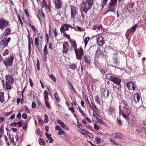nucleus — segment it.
Wrapping results in <instances>:
<instances>
[{
  "label": "nucleus",
  "instance_id": "nucleus-59",
  "mask_svg": "<svg viewBox=\"0 0 146 146\" xmlns=\"http://www.w3.org/2000/svg\"><path fill=\"white\" fill-rule=\"evenodd\" d=\"M55 129L56 130L59 131L62 130V128L58 125H57L55 127Z\"/></svg>",
  "mask_w": 146,
  "mask_h": 146
},
{
  "label": "nucleus",
  "instance_id": "nucleus-16",
  "mask_svg": "<svg viewBox=\"0 0 146 146\" xmlns=\"http://www.w3.org/2000/svg\"><path fill=\"white\" fill-rule=\"evenodd\" d=\"M67 24L63 23L60 28V32L62 33L65 32V31L67 30H69V29L67 27Z\"/></svg>",
  "mask_w": 146,
  "mask_h": 146
},
{
  "label": "nucleus",
  "instance_id": "nucleus-48",
  "mask_svg": "<svg viewBox=\"0 0 146 146\" xmlns=\"http://www.w3.org/2000/svg\"><path fill=\"white\" fill-rule=\"evenodd\" d=\"M86 2L92 5L94 3V0H86Z\"/></svg>",
  "mask_w": 146,
  "mask_h": 146
},
{
  "label": "nucleus",
  "instance_id": "nucleus-28",
  "mask_svg": "<svg viewBox=\"0 0 146 146\" xmlns=\"http://www.w3.org/2000/svg\"><path fill=\"white\" fill-rule=\"evenodd\" d=\"M102 139L99 137H97L95 138V142L97 144H100L101 142Z\"/></svg>",
  "mask_w": 146,
  "mask_h": 146
},
{
  "label": "nucleus",
  "instance_id": "nucleus-41",
  "mask_svg": "<svg viewBox=\"0 0 146 146\" xmlns=\"http://www.w3.org/2000/svg\"><path fill=\"white\" fill-rule=\"evenodd\" d=\"M78 108L79 109V110L80 113L81 114V115H82L84 117H85V113L83 112V111L82 110V109L79 106H78Z\"/></svg>",
  "mask_w": 146,
  "mask_h": 146
},
{
  "label": "nucleus",
  "instance_id": "nucleus-6",
  "mask_svg": "<svg viewBox=\"0 0 146 146\" xmlns=\"http://www.w3.org/2000/svg\"><path fill=\"white\" fill-rule=\"evenodd\" d=\"M71 9V15L72 18H74L78 14V8L74 6L70 5Z\"/></svg>",
  "mask_w": 146,
  "mask_h": 146
},
{
  "label": "nucleus",
  "instance_id": "nucleus-36",
  "mask_svg": "<svg viewBox=\"0 0 146 146\" xmlns=\"http://www.w3.org/2000/svg\"><path fill=\"white\" fill-rule=\"evenodd\" d=\"M49 77L54 82H56V78L53 74H50L49 75Z\"/></svg>",
  "mask_w": 146,
  "mask_h": 146
},
{
  "label": "nucleus",
  "instance_id": "nucleus-7",
  "mask_svg": "<svg viewBox=\"0 0 146 146\" xmlns=\"http://www.w3.org/2000/svg\"><path fill=\"white\" fill-rule=\"evenodd\" d=\"M11 38L9 37L8 38L7 37L3 39L1 42L0 43L4 47H7L8 46L9 43L10 41Z\"/></svg>",
  "mask_w": 146,
  "mask_h": 146
},
{
  "label": "nucleus",
  "instance_id": "nucleus-64",
  "mask_svg": "<svg viewBox=\"0 0 146 146\" xmlns=\"http://www.w3.org/2000/svg\"><path fill=\"white\" fill-rule=\"evenodd\" d=\"M28 23L29 25L31 27V26L33 25V23L31 21H30L29 19L28 21Z\"/></svg>",
  "mask_w": 146,
  "mask_h": 146
},
{
  "label": "nucleus",
  "instance_id": "nucleus-29",
  "mask_svg": "<svg viewBox=\"0 0 146 146\" xmlns=\"http://www.w3.org/2000/svg\"><path fill=\"white\" fill-rule=\"evenodd\" d=\"M31 39H28V48H29V54H30L31 53Z\"/></svg>",
  "mask_w": 146,
  "mask_h": 146
},
{
  "label": "nucleus",
  "instance_id": "nucleus-34",
  "mask_svg": "<svg viewBox=\"0 0 146 146\" xmlns=\"http://www.w3.org/2000/svg\"><path fill=\"white\" fill-rule=\"evenodd\" d=\"M39 40L38 39L36 38H35V45L37 47V48L38 49H39V48H38V46L39 45Z\"/></svg>",
  "mask_w": 146,
  "mask_h": 146
},
{
  "label": "nucleus",
  "instance_id": "nucleus-4",
  "mask_svg": "<svg viewBox=\"0 0 146 146\" xmlns=\"http://www.w3.org/2000/svg\"><path fill=\"white\" fill-rule=\"evenodd\" d=\"M9 25V21L3 17L0 18V29L3 31L5 27H7Z\"/></svg>",
  "mask_w": 146,
  "mask_h": 146
},
{
  "label": "nucleus",
  "instance_id": "nucleus-63",
  "mask_svg": "<svg viewBox=\"0 0 146 146\" xmlns=\"http://www.w3.org/2000/svg\"><path fill=\"white\" fill-rule=\"evenodd\" d=\"M45 103L46 107L48 108H50V106L49 103L47 102H45Z\"/></svg>",
  "mask_w": 146,
  "mask_h": 146
},
{
  "label": "nucleus",
  "instance_id": "nucleus-10",
  "mask_svg": "<svg viewBox=\"0 0 146 146\" xmlns=\"http://www.w3.org/2000/svg\"><path fill=\"white\" fill-rule=\"evenodd\" d=\"M126 86L128 90H131L132 88V90H134L136 88L135 85L131 81L128 82L126 84Z\"/></svg>",
  "mask_w": 146,
  "mask_h": 146
},
{
  "label": "nucleus",
  "instance_id": "nucleus-31",
  "mask_svg": "<svg viewBox=\"0 0 146 146\" xmlns=\"http://www.w3.org/2000/svg\"><path fill=\"white\" fill-rule=\"evenodd\" d=\"M54 97L56 99L57 101L60 102V99L58 95L57 92H56L54 93Z\"/></svg>",
  "mask_w": 146,
  "mask_h": 146
},
{
  "label": "nucleus",
  "instance_id": "nucleus-3",
  "mask_svg": "<svg viewBox=\"0 0 146 146\" xmlns=\"http://www.w3.org/2000/svg\"><path fill=\"white\" fill-rule=\"evenodd\" d=\"M14 59V56L13 55H10L9 57L6 58L3 60V62L5 66L6 69L13 65Z\"/></svg>",
  "mask_w": 146,
  "mask_h": 146
},
{
  "label": "nucleus",
  "instance_id": "nucleus-24",
  "mask_svg": "<svg viewBox=\"0 0 146 146\" xmlns=\"http://www.w3.org/2000/svg\"><path fill=\"white\" fill-rule=\"evenodd\" d=\"M69 68L72 70H74L77 69V66L75 64H73L69 65Z\"/></svg>",
  "mask_w": 146,
  "mask_h": 146
},
{
  "label": "nucleus",
  "instance_id": "nucleus-47",
  "mask_svg": "<svg viewBox=\"0 0 146 146\" xmlns=\"http://www.w3.org/2000/svg\"><path fill=\"white\" fill-rule=\"evenodd\" d=\"M101 71L103 75L107 73V70L104 69H101Z\"/></svg>",
  "mask_w": 146,
  "mask_h": 146
},
{
  "label": "nucleus",
  "instance_id": "nucleus-61",
  "mask_svg": "<svg viewBox=\"0 0 146 146\" xmlns=\"http://www.w3.org/2000/svg\"><path fill=\"white\" fill-rule=\"evenodd\" d=\"M36 104L35 102H32V107L33 108H35L36 107Z\"/></svg>",
  "mask_w": 146,
  "mask_h": 146
},
{
  "label": "nucleus",
  "instance_id": "nucleus-32",
  "mask_svg": "<svg viewBox=\"0 0 146 146\" xmlns=\"http://www.w3.org/2000/svg\"><path fill=\"white\" fill-rule=\"evenodd\" d=\"M81 131H80V133L82 135H85L87 134L88 133L90 134L87 131L84 129H81Z\"/></svg>",
  "mask_w": 146,
  "mask_h": 146
},
{
  "label": "nucleus",
  "instance_id": "nucleus-25",
  "mask_svg": "<svg viewBox=\"0 0 146 146\" xmlns=\"http://www.w3.org/2000/svg\"><path fill=\"white\" fill-rule=\"evenodd\" d=\"M82 94L83 97L84 98L85 100L88 103H89V101L88 99L87 95L85 94L83 91H82Z\"/></svg>",
  "mask_w": 146,
  "mask_h": 146
},
{
  "label": "nucleus",
  "instance_id": "nucleus-19",
  "mask_svg": "<svg viewBox=\"0 0 146 146\" xmlns=\"http://www.w3.org/2000/svg\"><path fill=\"white\" fill-rule=\"evenodd\" d=\"M90 58V57L89 56H86L84 57V60L85 62L88 65H89L91 63V61Z\"/></svg>",
  "mask_w": 146,
  "mask_h": 146
},
{
  "label": "nucleus",
  "instance_id": "nucleus-8",
  "mask_svg": "<svg viewBox=\"0 0 146 146\" xmlns=\"http://www.w3.org/2000/svg\"><path fill=\"white\" fill-rule=\"evenodd\" d=\"M69 50H70V46L68 43L66 42H64L63 45V53H67Z\"/></svg>",
  "mask_w": 146,
  "mask_h": 146
},
{
  "label": "nucleus",
  "instance_id": "nucleus-46",
  "mask_svg": "<svg viewBox=\"0 0 146 146\" xmlns=\"http://www.w3.org/2000/svg\"><path fill=\"white\" fill-rule=\"evenodd\" d=\"M17 125L20 127H21L22 125L23 124V122L22 121L17 122Z\"/></svg>",
  "mask_w": 146,
  "mask_h": 146
},
{
  "label": "nucleus",
  "instance_id": "nucleus-1",
  "mask_svg": "<svg viewBox=\"0 0 146 146\" xmlns=\"http://www.w3.org/2000/svg\"><path fill=\"white\" fill-rule=\"evenodd\" d=\"M69 42L71 45L70 51H72L74 50L76 56V58L78 60L81 59L84 54L82 48L80 47L79 49H78L76 42L74 40H70Z\"/></svg>",
  "mask_w": 146,
  "mask_h": 146
},
{
  "label": "nucleus",
  "instance_id": "nucleus-17",
  "mask_svg": "<svg viewBox=\"0 0 146 146\" xmlns=\"http://www.w3.org/2000/svg\"><path fill=\"white\" fill-rule=\"evenodd\" d=\"M140 98V95L138 92H137L134 94L133 99L134 102H138Z\"/></svg>",
  "mask_w": 146,
  "mask_h": 146
},
{
  "label": "nucleus",
  "instance_id": "nucleus-35",
  "mask_svg": "<svg viewBox=\"0 0 146 146\" xmlns=\"http://www.w3.org/2000/svg\"><path fill=\"white\" fill-rule=\"evenodd\" d=\"M36 38H38V39H39V38L40 42H42L43 40L42 34H40V33H39L37 37H36Z\"/></svg>",
  "mask_w": 146,
  "mask_h": 146
},
{
  "label": "nucleus",
  "instance_id": "nucleus-9",
  "mask_svg": "<svg viewBox=\"0 0 146 146\" xmlns=\"http://www.w3.org/2000/svg\"><path fill=\"white\" fill-rule=\"evenodd\" d=\"M53 3L55 9H60L62 8L63 2L60 0H54Z\"/></svg>",
  "mask_w": 146,
  "mask_h": 146
},
{
  "label": "nucleus",
  "instance_id": "nucleus-50",
  "mask_svg": "<svg viewBox=\"0 0 146 146\" xmlns=\"http://www.w3.org/2000/svg\"><path fill=\"white\" fill-rule=\"evenodd\" d=\"M113 62L115 64L118 63V58L117 57H115L113 58Z\"/></svg>",
  "mask_w": 146,
  "mask_h": 146
},
{
  "label": "nucleus",
  "instance_id": "nucleus-56",
  "mask_svg": "<svg viewBox=\"0 0 146 146\" xmlns=\"http://www.w3.org/2000/svg\"><path fill=\"white\" fill-rule=\"evenodd\" d=\"M68 110H70L71 112L72 113H73L75 112L74 110L72 107H70L69 108Z\"/></svg>",
  "mask_w": 146,
  "mask_h": 146
},
{
  "label": "nucleus",
  "instance_id": "nucleus-49",
  "mask_svg": "<svg viewBox=\"0 0 146 146\" xmlns=\"http://www.w3.org/2000/svg\"><path fill=\"white\" fill-rule=\"evenodd\" d=\"M94 128L96 130H98L100 129L99 126L95 124H94Z\"/></svg>",
  "mask_w": 146,
  "mask_h": 146
},
{
  "label": "nucleus",
  "instance_id": "nucleus-13",
  "mask_svg": "<svg viewBox=\"0 0 146 146\" xmlns=\"http://www.w3.org/2000/svg\"><path fill=\"white\" fill-rule=\"evenodd\" d=\"M111 136L112 138L114 139L117 138L121 139L123 137V135L122 134L117 133H114L112 134L111 135Z\"/></svg>",
  "mask_w": 146,
  "mask_h": 146
},
{
  "label": "nucleus",
  "instance_id": "nucleus-43",
  "mask_svg": "<svg viewBox=\"0 0 146 146\" xmlns=\"http://www.w3.org/2000/svg\"><path fill=\"white\" fill-rule=\"evenodd\" d=\"M96 120L99 123L102 124H105L106 123H104V121L102 119H100L98 118H96Z\"/></svg>",
  "mask_w": 146,
  "mask_h": 146
},
{
  "label": "nucleus",
  "instance_id": "nucleus-30",
  "mask_svg": "<svg viewBox=\"0 0 146 146\" xmlns=\"http://www.w3.org/2000/svg\"><path fill=\"white\" fill-rule=\"evenodd\" d=\"M47 45H46L44 46V47L43 50V52H44V55L46 56V55L48 53V51L47 50Z\"/></svg>",
  "mask_w": 146,
  "mask_h": 146
},
{
  "label": "nucleus",
  "instance_id": "nucleus-52",
  "mask_svg": "<svg viewBox=\"0 0 146 146\" xmlns=\"http://www.w3.org/2000/svg\"><path fill=\"white\" fill-rule=\"evenodd\" d=\"M110 141L111 142L112 145H118V144L116 143L115 141H113V140L111 139H110Z\"/></svg>",
  "mask_w": 146,
  "mask_h": 146
},
{
  "label": "nucleus",
  "instance_id": "nucleus-57",
  "mask_svg": "<svg viewBox=\"0 0 146 146\" xmlns=\"http://www.w3.org/2000/svg\"><path fill=\"white\" fill-rule=\"evenodd\" d=\"M17 17H18V20L20 22V23H21V25H23V23L22 22V20H21V19L20 16H19V15H17Z\"/></svg>",
  "mask_w": 146,
  "mask_h": 146
},
{
  "label": "nucleus",
  "instance_id": "nucleus-27",
  "mask_svg": "<svg viewBox=\"0 0 146 146\" xmlns=\"http://www.w3.org/2000/svg\"><path fill=\"white\" fill-rule=\"evenodd\" d=\"M67 82L70 88L72 90V91L74 92V93L75 94H77V93L76 92L75 88L74 87L73 85L72 84H71L69 82L67 81Z\"/></svg>",
  "mask_w": 146,
  "mask_h": 146
},
{
  "label": "nucleus",
  "instance_id": "nucleus-2",
  "mask_svg": "<svg viewBox=\"0 0 146 146\" xmlns=\"http://www.w3.org/2000/svg\"><path fill=\"white\" fill-rule=\"evenodd\" d=\"M108 75L109 76V77L107 79L108 80L112 82L113 83L117 85H121L120 83L121 82V80L120 79L113 76L111 74H107L106 76V78H108Z\"/></svg>",
  "mask_w": 146,
  "mask_h": 146
},
{
  "label": "nucleus",
  "instance_id": "nucleus-21",
  "mask_svg": "<svg viewBox=\"0 0 146 146\" xmlns=\"http://www.w3.org/2000/svg\"><path fill=\"white\" fill-rule=\"evenodd\" d=\"M137 27V25L136 24L134 26L132 27L130 29L128 30L127 32L129 33H133L135 31Z\"/></svg>",
  "mask_w": 146,
  "mask_h": 146
},
{
  "label": "nucleus",
  "instance_id": "nucleus-12",
  "mask_svg": "<svg viewBox=\"0 0 146 146\" xmlns=\"http://www.w3.org/2000/svg\"><path fill=\"white\" fill-rule=\"evenodd\" d=\"M6 81L8 82L11 84H13L15 82V79L12 76L7 75L5 76Z\"/></svg>",
  "mask_w": 146,
  "mask_h": 146
},
{
  "label": "nucleus",
  "instance_id": "nucleus-23",
  "mask_svg": "<svg viewBox=\"0 0 146 146\" xmlns=\"http://www.w3.org/2000/svg\"><path fill=\"white\" fill-rule=\"evenodd\" d=\"M8 82L5 81V84L4 86H5V88L6 90H10L12 88V86Z\"/></svg>",
  "mask_w": 146,
  "mask_h": 146
},
{
  "label": "nucleus",
  "instance_id": "nucleus-58",
  "mask_svg": "<svg viewBox=\"0 0 146 146\" xmlns=\"http://www.w3.org/2000/svg\"><path fill=\"white\" fill-rule=\"evenodd\" d=\"M29 81L30 82V86L31 87H33V81L32 80L31 78H30L29 79Z\"/></svg>",
  "mask_w": 146,
  "mask_h": 146
},
{
  "label": "nucleus",
  "instance_id": "nucleus-38",
  "mask_svg": "<svg viewBox=\"0 0 146 146\" xmlns=\"http://www.w3.org/2000/svg\"><path fill=\"white\" fill-rule=\"evenodd\" d=\"M97 54L100 55H103L104 52L103 50H102L99 48H98L96 51Z\"/></svg>",
  "mask_w": 146,
  "mask_h": 146
},
{
  "label": "nucleus",
  "instance_id": "nucleus-40",
  "mask_svg": "<svg viewBox=\"0 0 146 146\" xmlns=\"http://www.w3.org/2000/svg\"><path fill=\"white\" fill-rule=\"evenodd\" d=\"M115 109L113 107H110L108 110V111L111 113L115 111Z\"/></svg>",
  "mask_w": 146,
  "mask_h": 146
},
{
  "label": "nucleus",
  "instance_id": "nucleus-62",
  "mask_svg": "<svg viewBox=\"0 0 146 146\" xmlns=\"http://www.w3.org/2000/svg\"><path fill=\"white\" fill-rule=\"evenodd\" d=\"M17 125V123L16 122H13L11 123L10 124V125L11 126H16Z\"/></svg>",
  "mask_w": 146,
  "mask_h": 146
},
{
  "label": "nucleus",
  "instance_id": "nucleus-54",
  "mask_svg": "<svg viewBox=\"0 0 146 146\" xmlns=\"http://www.w3.org/2000/svg\"><path fill=\"white\" fill-rule=\"evenodd\" d=\"M27 127V123H25V124L23 125L22 127V128L23 129L25 130L26 129Z\"/></svg>",
  "mask_w": 146,
  "mask_h": 146
},
{
  "label": "nucleus",
  "instance_id": "nucleus-60",
  "mask_svg": "<svg viewBox=\"0 0 146 146\" xmlns=\"http://www.w3.org/2000/svg\"><path fill=\"white\" fill-rule=\"evenodd\" d=\"M22 117L23 118L26 119L27 118V115L25 113H23L22 115Z\"/></svg>",
  "mask_w": 146,
  "mask_h": 146
},
{
  "label": "nucleus",
  "instance_id": "nucleus-53",
  "mask_svg": "<svg viewBox=\"0 0 146 146\" xmlns=\"http://www.w3.org/2000/svg\"><path fill=\"white\" fill-rule=\"evenodd\" d=\"M64 36L68 39H69L70 38V35H68L65 32L62 33Z\"/></svg>",
  "mask_w": 146,
  "mask_h": 146
},
{
  "label": "nucleus",
  "instance_id": "nucleus-39",
  "mask_svg": "<svg viewBox=\"0 0 146 146\" xmlns=\"http://www.w3.org/2000/svg\"><path fill=\"white\" fill-rule=\"evenodd\" d=\"M9 54V50L8 49H6L4 51L3 53L2 54L4 56L7 55Z\"/></svg>",
  "mask_w": 146,
  "mask_h": 146
},
{
  "label": "nucleus",
  "instance_id": "nucleus-20",
  "mask_svg": "<svg viewBox=\"0 0 146 146\" xmlns=\"http://www.w3.org/2000/svg\"><path fill=\"white\" fill-rule=\"evenodd\" d=\"M0 101L1 102L3 103L5 101L4 93L3 92H0Z\"/></svg>",
  "mask_w": 146,
  "mask_h": 146
},
{
  "label": "nucleus",
  "instance_id": "nucleus-11",
  "mask_svg": "<svg viewBox=\"0 0 146 146\" xmlns=\"http://www.w3.org/2000/svg\"><path fill=\"white\" fill-rule=\"evenodd\" d=\"M105 43L104 38L102 36H99L97 38V44L99 46H102Z\"/></svg>",
  "mask_w": 146,
  "mask_h": 146
},
{
  "label": "nucleus",
  "instance_id": "nucleus-22",
  "mask_svg": "<svg viewBox=\"0 0 146 146\" xmlns=\"http://www.w3.org/2000/svg\"><path fill=\"white\" fill-rule=\"evenodd\" d=\"M121 114L123 117L125 118L127 121H129V114L123 112H122Z\"/></svg>",
  "mask_w": 146,
  "mask_h": 146
},
{
  "label": "nucleus",
  "instance_id": "nucleus-55",
  "mask_svg": "<svg viewBox=\"0 0 146 146\" xmlns=\"http://www.w3.org/2000/svg\"><path fill=\"white\" fill-rule=\"evenodd\" d=\"M39 124V125H42L44 123L42 119H40L38 120Z\"/></svg>",
  "mask_w": 146,
  "mask_h": 146
},
{
  "label": "nucleus",
  "instance_id": "nucleus-51",
  "mask_svg": "<svg viewBox=\"0 0 146 146\" xmlns=\"http://www.w3.org/2000/svg\"><path fill=\"white\" fill-rule=\"evenodd\" d=\"M65 132L64 130H63L62 129V130H59V131L58 133V135H61L62 134H63Z\"/></svg>",
  "mask_w": 146,
  "mask_h": 146
},
{
  "label": "nucleus",
  "instance_id": "nucleus-37",
  "mask_svg": "<svg viewBox=\"0 0 146 146\" xmlns=\"http://www.w3.org/2000/svg\"><path fill=\"white\" fill-rule=\"evenodd\" d=\"M39 142V144L40 145H45L46 143L44 141L43 139H39L38 140Z\"/></svg>",
  "mask_w": 146,
  "mask_h": 146
},
{
  "label": "nucleus",
  "instance_id": "nucleus-18",
  "mask_svg": "<svg viewBox=\"0 0 146 146\" xmlns=\"http://www.w3.org/2000/svg\"><path fill=\"white\" fill-rule=\"evenodd\" d=\"M11 27L9 28H7L5 29L4 31V36H8V35L13 34V33H11Z\"/></svg>",
  "mask_w": 146,
  "mask_h": 146
},
{
  "label": "nucleus",
  "instance_id": "nucleus-5",
  "mask_svg": "<svg viewBox=\"0 0 146 146\" xmlns=\"http://www.w3.org/2000/svg\"><path fill=\"white\" fill-rule=\"evenodd\" d=\"M92 5L89 4L86 2V0L85 1H83L82 3V6L83 11L85 13H87L88 10L90 9Z\"/></svg>",
  "mask_w": 146,
  "mask_h": 146
},
{
  "label": "nucleus",
  "instance_id": "nucleus-42",
  "mask_svg": "<svg viewBox=\"0 0 146 146\" xmlns=\"http://www.w3.org/2000/svg\"><path fill=\"white\" fill-rule=\"evenodd\" d=\"M44 122L45 123H47L48 121V117L46 114H44Z\"/></svg>",
  "mask_w": 146,
  "mask_h": 146
},
{
  "label": "nucleus",
  "instance_id": "nucleus-14",
  "mask_svg": "<svg viewBox=\"0 0 146 146\" xmlns=\"http://www.w3.org/2000/svg\"><path fill=\"white\" fill-rule=\"evenodd\" d=\"M102 94L105 98H108L110 94V92L107 89H102Z\"/></svg>",
  "mask_w": 146,
  "mask_h": 146
},
{
  "label": "nucleus",
  "instance_id": "nucleus-15",
  "mask_svg": "<svg viewBox=\"0 0 146 146\" xmlns=\"http://www.w3.org/2000/svg\"><path fill=\"white\" fill-rule=\"evenodd\" d=\"M117 0H111L109 4L108 8L115 7L116 6Z\"/></svg>",
  "mask_w": 146,
  "mask_h": 146
},
{
  "label": "nucleus",
  "instance_id": "nucleus-44",
  "mask_svg": "<svg viewBox=\"0 0 146 146\" xmlns=\"http://www.w3.org/2000/svg\"><path fill=\"white\" fill-rule=\"evenodd\" d=\"M73 28L77 31H78L81 32L82 31L81 28L79 27H74Z\"/></svg>",
  "mask_w": 146,
  "mask_h": 146
},
{
  "label": "nucleus",
  "instance_id": "nucleus-33",
  "mask_svg": "<svg viewBox=\"0 0 146 146\" xmlns=\"http://www.w3.org/2000/svg\"><path fill=\"white\" fill-rule=\"evenodd\" d=\"M90 39V38L89 37H87L85 38L84 41L85 44V46H86L87 45L88 42Z\"/></svg>",
  "mask_w": 146,
  "mask_h": 146
},
{
  "label": "nucleus",
  "instance_id": "nucleus-45",
  "mask_svg": "<svg viewBox=\"0 0 146 146\" xmlns=\"http://www.w3.org/2000/svg\"><path fill=\"white\" fill-rule=\"evenodd\" d=\"M39 13L40 16H41L43 18H44L45 15L44 13L41 11L39 10L38 11Z\"/></svg>",
  "mask_w": 146,
  "mask_h": 146
},
{
  "label": "nucleus",
  "instance_id": "nucleus-26",
  "mask_svg": "<svg viewBox=\"0 0 146 146\" xmlns=\"http://www.w3.org/2000/svg\"><path fill=\"white\" fill-rule=\"evenodd\" d=\"M94 98L97 104H100L101 102L99 96L98 95H97L94 96Z\"/></svg>",
  "mask_w": 146,
  "mask_h": 146
}]
</instances>
